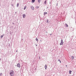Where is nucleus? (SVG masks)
I'll return each mask as SVG.
<instances>
[{
    "mask_svg": "<svg viewBox=\"0 0 76 76\" xmlns=\"http://www.w3.org/2000/svg\"><path fill=\"white\" fill-rule=\"evenodd\" d=\"M17 66L18 67H19V68H20V64H19V63H18L17 64Z\"/></svg>",
    "mask_w": 76,
    "mask_h": 76,
    "instance_id": "nucleus-3",
    "label": "nucleus"
},
{
    "mask_svg": "<svg viewBox=\"0 0 76 76\" xmlns=\"http://www.w3.org/2000/svg\"><path fill=\"white\" fill-rule=\"evenodd\" d=\"M44 3L45 4H46L47 3V1L46 0L45 1V2H44Z\"/></svg>",
    "mask_w": 76,
    "mask_h": 76,
    "instance_id": "nucleus-13",
    "label": "nucleus"
},
{
    "mask_svg": "<svg viewBox=\"0 0 76 76\" xmlns=\"http://www.w3.org/2000/svg\"><path fill=\"white\" fill-rule=\"evenodd\" d=\"M19 5V3H18L17 5V7H18Z\"/></svg>",
    "mask_w": 76,
    "mask_h": 76,
    "instance_id": "nucleus-17",
    "label": "nucleus"
},
{
    "mask_svg": "<svg viewBox=\"0 0 76 76\" xmlns=\"http://www.w3.org/2000/svg\"><path fill=\"white\" fill-rule=\"evenodd\" d=\"M31 9L32 10H34V7H32Z\"/></svg>",
    "mask_w": 76,
    "mask_h": 76,
    "instance_id": "nucleus-8",
    "label": "nucleus"
},
{
    "mask_svg": "<svg viewBox=\"0 0 76 76\" xmlns=\"http://www.w3.org/2000/svg\"><path fill=\"white\" fill-rule=\"evenodd\" d=\"M47 21H48V20H47Z\"/></svg>",
    "mask_w": 76,
    "mask_h": 76,
    "instance_id": "nucleus-22",
    "label": "nucleus"
},
{
    "mask_svg": "<svg viewBox=\"0 0 76 76\" xmlns=\"http://www.w3.org/2000/svg\"><path fill=\"white\" fill-rule=\"evenodd\" d=\"M3 35H1V38H3Z\"/></svg>",
    "mask_w": 76,
    "mask_h": 76,
    "instance_id": "nucleus-20",
    "label": "nucleus"
},
{
    "mask_svg": "<svg viewBox=\"0 0 76 76\" xmlns=\"http://www.w3.org/2000/svg\"><path fill=\"white\" fill-rule=\"evenodd\" d=\"M65 25H66V27H68V25H67V24H65Z\"/></svg>",
    "mask_w": 76,
    "mask_h": 76,
    "instance_id": "nucleus-9",
    "label": "nucleus"
},
{
    "mask_svg": "<svg viewBox=\"0 0 76 76\" xmlns=\"http://www.w3.org/2000/svg\"><path fill=\"white\" fill-rule=\"evenodd\" d=\"M36 40L37 41V42H38V39H37V38H36Z\"/></svg>",
    "mask_w": 76,
    "mask_h": 76,
    "instance_id": "nucleus-10",
    "label": "nucleus"
},
{
    "mask_svg": "<svg viewBox=\"0 0 76 76\" xmlns=\"http://www.w3.org/2000/svg\"><path fill=\"white\" fill-rule=\"evenodd\" d=\"M39 8V6L36 7V9H38Z\"/></svg>",
    "mask_w": 76,
    "mask_h": 76,
    "instance_id": "nucleus-18",
    "label": "nucleus"
},
{
    "mask_svg": "<svg viewBox=\"0 0 76 76\" xmlns=\"http://www.w3.org/2000/svg\"><path fill=\"white\" fill-rule=\"evenodd\" d=\"M17 51H16V52H17Z\"/></svg>",
    "mask_w": 76,
    "mask_h": 76,
    "instance_id": "nucleus-24",
    "label": "nucleus"
},
{
    "mask_svg": "<svg viewBox=\"0 0 76 76\" xmlns=\"http://www.w3.org/2000/svg\"><path fill=\"white\" fill-rule=\"evenodd\" d=\"M26 9V6H25L24 7V10H25Z\"/></svg>",
    "mask_w": 76,
    "mask_h": 76,
    "instance_id": "nucleus-7",
    "label": "nucleus"
},
{
    "mask_svg": "<svg viewBox=\"0 0 76 76\" xmlns=\"http://www.w3.org/2000/svg\"><path fill=\"white\" fill-rule=\"evenodd\" d=\"M45 70H46V69H47V65L46 64L45 65Z\"/></svg>",
    "mask_w": 76,
    "mask_h": 76,
    "instance_id": "nucleus-5",
    "label": "nucleus"
},
{
    "mask_svg": "<svg viewBox=\"0 0 76 76\" xmlns=\"http://www.w3.org/2000/svg\"><path fill=\"white\" fill-rule=\"evenodd\" d=\"M63 39H61V42L60 44V45H63Z\"/></svg>",
    "mask_w": 76,
    "mask_h": 76,
    "instance_id": "nucleus-2",
    "label": "nucleus"
},
{
    "mask_svg": "<svg viewBox=\"0 0 76 76\" xmlns=\"http://www.w3.org/2000/svg\"><path fill=\"white\" fill-rule=\"evenodd\" d=\"M23 18H25V17H26V15L23 14Z\"/></svg>",
    "mask_w": 76,
    "mask_h": 76,
    "instance_id": "nucleus-4",
    "label": "nucleus"
},
{
    "mask_svg": "<svg viewBox=\"0 0 76 76\" xmlns=\"http://www.w3.org/2000/svg\"><path fill=\"white\" fill-rule=\"evenodd\" d=\"M58 61H59L60 62V63H61V61H60V59H58Z\"/></svg>",
    "mask_w": 76,
    "mask_h": 76,
    "instance_id": "nucleus-12",
    "label": "nucleus"
},
{
    "mask_svg": "<svg viewBox=\"0 0 76 76\" xmlns=\"http://www.w3.org/2000/svg\"><path fill=\"white\" fill-rule=\"evenodd\" d=\"M50 35H52V34H50Z\"/></svg>",
    "mask_w": 76,
    "mask_h": 76,
    "instance_id": "nucleus-21",
    "label": "nucleus"
},
{
    "mask_svg": "<svg viewBox=\"0 0 76 76\" xmlns=\"http://www.w3.org/2000/svg\"><path fill=\"white\" fill-rule=\"evenodd\" d=\"M72 71L70 70L69 71V74H70V75H71V73H72Z\"/></svg>",
    "mask_w": 76,
    "mask_h": 76,
    "instance_id": "nucleus-6",
    "label": "nucleus"
},
{
    "mask_svg": "<svg viewBox=\"0 0 76 76\" xmlns=\"http://www.w3.org/2000/svg\"><path fill=\"white\" fill-rule=\"evenodd\" d=\"M2 75V73H0V76H1Z\"/></svg>",
    "mask_w": 76,
    "mask_h": 76,
    "instance_id": "nucleus-19",
    "label": "nucleus"
},
{
    "mask_svg": "<svg viewBox=\"0 0 76 76\" xmlns=\"http://www.w3.org/2000/svg\"><path fill=\"white\" fill-rule=\"evenodd\" d=\"M45 14H47V12H45L44 13V15H45Z\"/></svg>",
    "mask_w": 76,
    "mask_h": 76,
    "instance_id": "nucleus-14",
    "label": "nucleus"
},
{
    "mask_svg": "<svg viewBox=\"0 0 76 76\" xmlns=\"http://www.w3.org/2000/svg\"><path fill=\"white\" fill-rule=\"evenodd\" d=\"M38 2H39V3H40V2H41V0H38Z\"/></svg>",
    "mask_w": 76,
    "mask_h": 76,
    "instance_id": "nucleus-16",
    "label": "nucleus"
},
{
    "mask_svg": "<svg viewBox=\"0 0 76 76\" xmlns=\"http://www.w3.org/2000/svg\"><path fill=\"white\" fill-rule=\"evenodd\" d=\"M66 67H67V65H66Z\"/></svg>",
    "mask_w": 76,
    "mask_h": 76,
    "instance_id": "nucleus-23",
    "label": "nucleus"
},
{
    "mask_svg": "<svg viewBox=\"0 0 76 76\" xmlns=\"http://www.w3.org/2000/svg\"><path fill=\"white\" fill-rule=\"evenodd\" d=\"M32 3H34V2H35V0H32Z\"/></svg>",
    "mask_w": 76,
    "mask_h": 76,
    "instance_id": "nucleus-15",
    "label": "nucleus"
},
{
    "mask_svg": "<svg viewBox=\"0 0 76 76\" xmlns=\"http://www.w3.org/2000/svg\"><path fill=\"white\" fill-rule=\"evenodd\" d=\"M71 58H72V59H74V56H72Z\"/></svg>",
    "mask_w": 76,
    "mask_h": 76,
    "instance_id": "nucleus-11",
    "label": "nucleus"
},
{
    "mask_svg": "<svg viewBox=\"0 0 76 76\" xmlns=\"http://www.w3.org/2000/svg\"><path fill=\"white\" fill-rule=\"evenodd\" d=\"M10 74L11 76H13L14 75V71L12 70L10 71Z\"/></svg>",
    "mask_w": 76,
    "mask_h": 76,
    "instance_id": "nucleus-1",
    "label": "nucleus"
}]
</instances>
